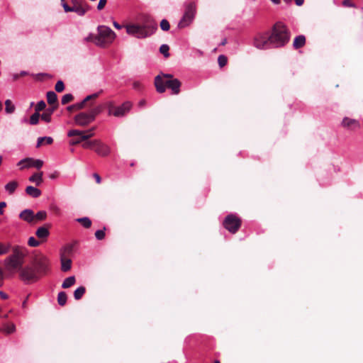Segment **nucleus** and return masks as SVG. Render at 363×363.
I'll return each mask as SVG.
<instances>
[{
	"mask_svg": "<svg viewBox=\"0 0 363 363\" xmlns=\"http://www.w3.org/2000/svg\"><path fill=\"white\" fill-rule=\"evenodd\" d=\"M273 48L284 46L290 39V31L281 22H277L272 27L269 33Z\"/></svg>",
	"mask_w": 363,
	"mask_h": 363,
	"instance_id": "nucleus-1",
	"label": "nucleus"
},
{
	"mask_svg": "<svg viewBox=\"0 0 363 363\" xmlns=\"http://www.w3.org/2000/svg\"><path fill=\"white\" fill-rule=\"evenodd\" d=\"M126 33L137 38H145L150 36L157 30V23L152 21L140 25L130 23L125 26Z\"/></svg>",
	"mask_w": 363,
	"mask_h": 363,
	"instance_id": "nucleus-2",
	"label": "nucleus"
},
{
	"mask_svg": "<svg viewBox=\"0 0 363 363\" xmlns=\"http://www.w3.org/2000/svg\"><path fill=\"white\" fill-rule=\"evenodd\" d=\"M182 83L177 79H173L171 74L157 75L155 78V86L159 93H164L166 87L172 91L173 94H179Z\"/></svg>",
	"mask_w": 363,
	"mask_h": 363,
	"instance_id": "nucleus-3",
	"label": "nucleus"
},
{
	"mask_svg": "<svg viewBox=\"0 0 363 363\" xmlns=\"http://www.w3.org/2000/svg\"><path fill=\"white\" fill-rule=\"evenodd\" d=\"M25 253L23 248L16 246L13 249V253L5 259L6 269L11 273L19 271L23 264Z\"/></svg>",
	"mask_w": 363,
	"mask_h": 363,
	"instance_id": "nucleus-4",
	"label": "nucleus"
},
{
	"mask_svg": "<svg viewBox=\"0 0 363 363\" xmlns=\"http://www.w3.org/2000/svg\"><path fill=\"white\" fill-rule=\"evenodd\" d=\"M97 38L96 45L105 48L113 43L116 38V33L106 26H99L97 28Z\"/></svg>",
	"mask_w": 363,
	"mask_h": 363,
	"instance_id": "nucleus-5",
	"label": "nucleus"
},
{
	"mask_svg": "<svg viewBox=\"0 0 363 363\" xmlns=\"http://www.w3.org/2000/svg\"><path fill=\"white\" fill-rule=\"evenodd\" d=\"M31 263L32 267L39 277L45 275L49 271V260L45 255L42 254L36 255L33 257Z\"/></svg>",
	"mask_w": 363,
	"mask_h": 363,
	"instance_id": "nucleus-6",
	"label": "nucleus"
},
{
	"mask_svg": "<svg viewBox=\"0 0 363 363\" xmlns=\"http://www.w3.org/2000/svg\"><path fill=\"white\" fill-rule=\"evenodd\" d=\"M253 45L259 50H268L272 48V42L269 33H259L253 39Z\"/></svg>",
	"mask_w": 363,
	"mask_h": 363,
	"instance_id": "nucleus-7",
	"label": "nucleus"
},
{
	"mask_svg": "<svg viewBox=\"0 0 363 363\" xmlns=\"http://www.w3.org/2000/svg\"><path fill=\"white\" fill-rule=\"evenodd\" d=\"M19 277L26 284L35 282L40 279L32 266L21 267L19 270Z\"/></svg>",
	"mask_w": 363,
	"mask_h": 363,
	"instance_id": "nucleus-8",
	"label": "nucleus"
},
{
	"mask_svg": "<svg viewBox=\"0 0 363 363\" xmlns=\"http://www.w3.org/2000/svg\"><path fill=\"white\" fill-rule=\"evenodd\" d=\"M241 220L233 214L228 215L223 220V227L231 233H235L241 226Z\"/></svg>",
	"mask_w": 363,
	"mask_h": 363,
	"instance_id": "nucleus-9",
	"label": "nucleus"
},
{
	"mask_svg": "<svg viewBox=\"0 0 363 363\" xmlns=\"http://www.w3.org/2000/svg\"><path fill=\"white\" fill-rule=\"evenodd\" d=\"M108 113L113 114L116 117H121L125 116L131 108L132 104L130 101L124 102L120 106H114L113 103L110 101L108 104Z\"/></svg>",
	"mask_w": 363,
	"mask_h": 363,
	"instance_id": "nucleus-10",
	"label": "nucleus"
},
{
	"mask_svg": "<svg viewBox=\"0 0 363 363\" xmlns=\"http://www.w3.org/2000/svg\"><path fill=\"white\" fill-rule=\"evenodd\" d=\"M71 12H75L83 16L90 9V6L85 0H72Z\"/></svg>",
	"mask_w": 363,
	"mask_h": 363,
	"instance_id": "nucleus-11",
	"label": "nucleus"
},
{
	"mask_svg": "<svg viewBox=\"0 0 363 363\" xmlns=\"http://www.w3.org/2000/svg\"><path fill=\"white\" fill-rule=\"evenodd\" d=\"M74 124L80 127H86L93 121V117L88 112H80L73 118Z\"/></svg>",
	"mask_w": 363,
	"mask_h": 363,
	"instance_id": "nucleus-12",
	"label": "nucleus"
},
{
	"mask_svg": "<svg viewBox=\"0 0 363 363\" xmlns=\"http://www.w3.org/2000/svg\"><path fill=\"white\" fill-rule=\"evenodd\" d=\"M341 126L347 130L356 131L360 128L361 125L359 121L357 119L344 117L341 122Z\"/></svg>",
	"mask_w": 363,
	"mask_h": 363,
	"instance_id": "nucleus-13",
	"label": "nucleus"
},
{
	"mask_svg": "<svg viewBox=\"0 0 363 363\" xmlns=\"http://www.w3.org/2000/svg\"><path fill=\"white\" fill-rule=\"evenodd\" d=\"M67 136L70 138H73L69 141V145H77L79 143H81L83 141H85V139H82L83 136V130H70L68 133Z\"/></svg>",
	"mask_w": 363,
	"mask_h": 363,
	"instance_id": "nucleus-14",
	"label": "nucleus"
},
{
	"mask_svg": "<svg viewBox=\"0 0 363 363\" xmlns=\"http://www.w3.org/2000/svg\"><path fill=\"white\" fill-rule=\"evenodd\" d=\"M94 150L98 155L101 157L108 156L111 152L110 147L99 140H96Z\"/></svg>",
	"mask_w": 363,
	"mask_h": 363,
	"instance_id": "nucleus-15",
	"label": "nucleus"
},
{
	"mask_svg": "<svg viewBox=\"0 0 363 363\" xmlns=\"http://www.w3.org/2000/svg\"><path fill=\"white\" fill-rule=\"evenodd\" d=\"M101 92H102V90H101L100 91H99L97 93H94L93 94L89 95V96H86L82 101L74 104L75 111H79V110L84 108L86 106V104L89 101L96 99L99 96V95Z\"/></svg>",
	"mask_w": 363,
	"mask_h": 363,
	"instance_id": "nucleus-16",
	"label": "nucleus"
},
{
	"mask_svg": "<svg viewBox=\"0 0 363 363\" xmlns=\"http://www.w3.org/2000/svg\"><path fill=\"white\" fill-rule=\"evenodd\" d=\"M24 164L23 167H35L40 169L43 165V161L40 160H34L33 158H26L19 162L18 165Z\"/></svg>",
	"mask_w": 363,
	"mask_h": 363,
	"instance_id": "nucleus-17",
	"label": "nucleus"
},
{
	"mask_svg": "<svg viewBox=\"0 0 363 363\" xmlns=\"http://www.w3.org/2000/svg\"><path fill=\"white\" fill-rule=\"evenodd\" d=\"M50 225L46 224L38 228L35 232L36 236L42 240H46L50 235L49 228Z\"/></svg>",
	"mask_w": 363,
	"mask_h": 363,
	"instance_id": "nucleus-18",
	"label": "nucleus"
},
{
	"mask_svg": "<svg viewBox=\"0 0 363 363\" xmlns=\"http://www.w3.org/2000/svg\"><path fill=\"white\" fill-rule=\"evenodd\" d=\"M196 13V4L194 2L186 3L185 5V9H184V14L194 19Z\"/></svg>",
	"mask_w": 363,
	"mask_h": 363,
	"instance_id": "nucleus-19",
	"label": "nucleus"
},
{
	"mask_svg": "<svg viewBox=\"0 0 363 363\" xmlns=\"http://www.w3.org/2000/svg\"><path fill=\"white\" fill-rule=\"evenodd\" d=\"M19 217L21 219L33 224L34 222V212L30 209H26L21 212Z\"/></svg>",
	"mask_w": 363,
	"mask_h": 363,
	"instance_id": "nucleus-20",
	"label": "nucleus"
},
{
	"mask_svg": "<svg viewBox=\"0 0 363 363\" xmlns=\"http://www.w3.org/2000/svg\"><path fill=\"white\" fill-rule=\"evenodd\" d=\"M57 108V106H53L47 108L45 111L41 115L42 120L46 123H50L51 121V116Z\"/></svg>",
	"mask_w": 363,
	"mask_h": 363,
	"instance_id": "nucleus-21",
	"label": "nucleus"
},
{
	"mask_svg": "<svg viewBox=\"0 0 363 363\" xmlns=\"http://www.w3.org/2000/svg\"><path fill=\"white\" fill-rule=\"evenodd\" d=\"M306 44V37L303 35H300L295 38L293 47L294 49L297 50L303 48Z\"/></svg>",
	"mask_w": 363,
	"mask_h": 363,
	"instance_id": "nucleus-22",
	"label": "nucleus"
},
{
	"mask_svg": "<svg viewBox=\"0 0 363 363\" xmlns=\"http://www.w3.org/2000/svg\"><path fill=\"white\" fill-rule=\"evenodd\" d=\"M61 269L63 272H67L71 269L72 260L69 258L65 257L64 255L60 256Z\"/></svg>",
	"mask_w": 363,
	"mask_h": 363,
	"instance_id": "nucleus-23",
	"label": "nucleus"
},
{
	"mask_svg": "<svg viewBox=\"0 0 363 363\" xmlns=\"http://www.w3.org/2000/svg\"><path fill=\"white\" fill-rule=\"evenodd\" d=\"M47 101L52 106H57L58 108L57 96L54 91H50L47 93Z\"/></svg>",
	"mask_w": 363,
	"mask_h": 363,
	"instance_id": "nucleus-24",
	"label": "nucleus"
},
{
	"mask_svg": "<svg viewBox=\"0 0 363 363\" xmlns=\"http://www.w3.org/2000/svg\"><path fill=\"white\" fill-rule=\"evenodd\" d=\"M193 20L194 18L184 14L177 26L179 29H183L189 26L192 23Z\"/></svg>",
	"mask_w": 363,
	"mask_h": 363,
	"instance_id": "nucleus-25",
	"label": "nucleus"
},
{
	"mask_svg": "<svg viewBox=\"0 0 363 363\" xmlns=\"http://www.w3.org/2000/svg\"><path fill=\"white\" fill-rule=\"evenodd\" d=\"M28 195L33 198H38L41 195V191L34 186H28L26 189Z\"/></svg>",
	"mask_w": 363,
	"mask_h": 363,
	"instance_id": "nucleus-26",
	"label": "nucleus"
},
{
	"mask_svg": "<svg viewBox=\"0 0 363 363\" xmlns=\"http://www.w3.org/2000/svg\"><path fill=\"white\" fill-rule=\"evenodd\" d=\"M43 172L35 173L29 178V181L35 182L37 186H40L43 182Z\"/></svg>",
	"mask_w": 363,
	"mask_h": 363,
	"instance_id": "nucleus-27",
	"label": "nucleus"
},
{
	"mask_svg": "<svg viewBox=\"0 0 363 363\" xmlns=\"http://www.w3.org/2000/svg\"><path fill=\"white\" fill-rule=\"evenodd\" d=\"M53 143V139L51 137H40L38 138L36 147L39 148L43 145H51Z\"/></svg>",
	"mask_w": 363,
	"mask_h": 363,
	"instance_id": "nucleus-28",
	"label": "nucleus"
},
{
	"mask_svg": "<svg viewBox=\"0 0 363 363\" xmlns=\"http://www.w3.org/2000/svg\"><path fill=\"white\" fill-rule=\"evenodd\" d=\"M16 326L13 323H6L1 328V331L7 335L14 333Z\"/></svg>",
	"mask_w": 363,
	"mask_h": 363,
	"instance_id": "nucleus-29",
	"label": "nucleus"
},
{
	"mask_svg": "<svg viewBox=\"0 0 363 363\" xmlns=\"http://www.w3.org/2000/svg\"><path fill=\"white\" fill-rule=\"evenodd\" d=\"M75 281H76V279H75L74 276L69 277L64 280V281L62 284V287L63 289H68V288L71 287L72 286H73L75 284Z\"/></svg>",
	"mask_w": 363,
	"mask_h": 363,
	"instance_id": "nucleus-30",
	"label": "nucleus"
},
{
	"mask_svg": "<svg viewBox=\"0 0 363 363\" xmlns=\"http://www.w3.org/2000/svg\"><path fill=\"white\" fill-rule=\"evenodd\" d=\"M47 218V213L45 211H38L36 214H34V222L33 224L45 220Z\"/></svg>",
	"mask_w": 363,
	"mask_h": 363,
	"instance_id": "nucleus-31",
	"label": "nucleus"
},
{
	"mask_svg": "<svg viewBox=\"0 0 363 363\" xmlns=\"http://www.w3.org/2000/svg\"><path fill=\"white\" fill-rule=\"evenodd\" d=\"M67 299V294L65 291H60L57 295V303L60 306H63L66 304Z\"/></svg>",
	"mask_w": 363,
	"mask_h": 363,
	"instance_id": "nucleus-32",
	"label": "nucleus"
},
{
	"mask_svg": "<svg viewBox=\"0 0 363 363\" xmlns=\"http://www.w3.org/2000/svg\"><path fill=\"white\" fill-rule=\"evenodd\" d=\"M86 292V288L84 286H79L74 291V297L76 300H79L84 296Z\"/></svg>",
	"mask_w": 363,
	"mask_h": 363,
	"instance_id": "nucleus-33",
	"label": "nucleus"
},
{
	"mask_svg": "<svg viewBox=\"0 0 363 363\" xmlns=\"http://www.w3.org/2000/svg\"><path fill=\"white\" fill-rule=\"evenodd\" d=\"M96 127L94 126L87 130L83 131V136L82 139H85V140H88L89 138L94 135V131L96 130Z\"/></svg>",
	"mask_w": 363,
	"mask_h": 363,
	"instance_id": "nucleus-34",
	"label": "nucleus"
},
{
	"mask_svg": "<svg viewBox=\"0 0 363 363\" xmlns=\"http://www.w3.org/2000/svg\"><path fill=\"white\" fill-rule=\"evenodd\" d=\"M17 186L18 183L15 181H12L5 186V189L9 193V194H12L16 191Z\"/></svg>",
	"mask_w": 363,
	"mask_h": 363,
	"instance_id": "nucleus-35",
	"label": "nucleus"
},
{
	"mask_svg": "<svg viewBox=\"0 0 363 363\" xmlns=\"http://www.w3.org/2000/svg\"><path fill=\"white\" fill-rule=\"evenodd\" d=\"M5 106L6 113L11 114L15 111L16 107L10 99L5 101Z\"/></svg>",
	"mask_w": 363,
	"mask_h": 363,
	"instance_id": "nucleus-36",
	"label": "nucleus"
},
{
	"mask_svg": "<svg viewBox=\"0 0 363 363\" xmlns=\"http://www.w3.org/2000/svg\"><path fill=\"white\" fill-rule=\"evenodd\" d=\"M102 106H97L91 108L88 113L93 117V120L95 121L96 117L102 111Z\"/></svg>",
	"mask_w": 363,
	"mask_h": 363,
	"instance_id": "nucleus-37",
	"label": "nucleus"
},
{
	"mask_svg": "<svg viewBox=\"0 0 363 363\" xmlns=\"http://www.w3.org/2000/svg\"><path fill=\"white\" fill-rule=\"evenodd\" d=\"M73 251V245H67L61 251L60 256L64 255L65 257H67L71 255Z\"/></svg>",
	"mask_w": 363,
	"mask_h": 363,
	"instance_id": "nucleus-38",
	"label": "nucleus"
},
{
	"mask_svg": "<svg viewBox=\"0 0 363 363\" xmlns=\"http://www.w3.org/2000/svg\"><path fill=\"white\" fill-rule=\"evenodd\" d=\"M76 220L82 224L85 228H89L91 225V220L87 217L77 218Z\"/></svg>",
	"mask_w": 363,
	"mask_h": 363,
	"instance_id": "nucleus-39",
	"label": "nucleus"
},
{
	"mask_svg": "<svg viewBox=\"0 0 363 363\" xmlns=\"http://www.w3.org/2000/svg\"><path fill=\"white\" fill-rule=\"evenodd\" d=\"M84 143H82V146L84 149H94L95 143H96V140H85Z\"/></svg>",
	"mask_w": 363,
	"mask_h": 363,
	"instance_id": "nucleus-40",
	"label": "nucleus"
},
{
	"mask_svg": "<svg viewBox=\"0 0 363 363\" xmlns=\"http://www.w3.org/2000/svg\"><path fill=\"white\" fill-rule=\"evenodd\" d=\"M74 100V96L71 94H65L61 100V103L62 105H65Z\"/></svg>",
	"mask_w": 363,
	"mask_h": 363,
	"instance_id": "nucleus-41",
	"label": "nucleus"
},
{
	"mask_svg": "<svg viewBox=\"0 0 363 363\" xmlns=\"http://www.w3.org/2000/svg\"><path fill=\"white\" fill-rule=\"evenodd\" d=\"M41 117V115L39 113H34L30 118L29 123L30 125H36L39 121V118Z\"/></svg>",
	"mask_w": 363,
	"mask_h": 363,
	"instance_id": "nucleus-42",
	"label": "nucleus"
},
{
	"mask_svg": "<svg viewBox=\"0 0 363 363\" xmlns=\"http://www.w3.org/2000/svg\"><path fill=\"white\" fill-rule=\"evenodd\" d=\"M105 230L106 228L104 227L103 230H99L96 231L95 237L98 240H102L104 239L106 236Z\"/></svg>",
	"mask_w": 363,
	"mask_h": 363,
	"instance_id": "nucleus-43",
	"label": "nucleus"
},
{
	"mask_svg": "<svg viewBox=\"0 0 363 363\" xmlns=\"http://www.w3.org/2000/svg\"><path fill=\"white\" fill-rule=\"evenodd\" d=\"M169 47L167 45H162L160 48V52L165 57H168L169 56Z\"/></svg>",
	"mask_w": 363,
	"mask_h": 363,
	"instance_id": "nucleus-44",
	"label": "nucleus"
},
{
	"mask_svg": "<svg viewBox=\"0 0 363 363\" xmlns=\"http://www.w3.org/2000/svg\"><path fill=\"white\" fill-rule=\"evenodd\" d=\"M218 62L220 67H223L224 66L226 65V64L228 62L227 57H225V55H219L218 58Z\"/></svg>",
	"mask_w": 363,
	"mask_h": 363,
	"instance_id": "nucleus-45",
	"label": "nucleus"
},
{
	"mask_svg": "<svg viewBox=\"0 0 363 363\" xmlns=\"http://www.w3.org/2000/svg\"><path fill=\"white\" fill-rule=\"evenodd\" d=\"M160 28L164 31H167L170 28L169 23L166 19H162L160 22Z\"/></svg>",
	"mask_w": 363,
	"mask_h": 363,
	"instance_id": "nucleus-46",
	"label": "nucleus"
},
{
	"mask_svg": "<svg viewBox=\"0 0 363 363\" xmlns=\"http://www.w3.org/2000/svg\"><path fill=\"white\" fill-rule=\"evenodd\" d=\"M9 250V245L0 242V255L7 254Z\"/></svg>",
	"mask_w": 363,
	"mask_h": 363,
	"instance_id": "nucleus-47",
	"label": "nucleus"
},
{
	"mask_svg": "<svg viewBox=\"0 0 363 363\" xmlns=\"http://www.w3.org/2000/svg\"><path fill=\"white\" fill-rule=\"evenodd\" d=\"M46 107V104L44 101H39L35 106V112L39 113L44 110Z\"/></svg>",
	"mask_w": 363,
	"mask_h": 363,
	"instance_id": "nucleus-48",
	"label": "nucleus"
},
{
	"mask_svg": "<svg viewBox=\"0 0 363 363\" xmlns=\"http://www.w3.org/2000/svg\"><path fill=\"white\" fill-rule=\"evenodd\" d=\"M55 91L57 92H62L65 89V84L62 81H58L55 86Z\"/></svg>",
	"mask_w": 363,
	"mask_h": 363,
	"instance_id": "nucleus-49",
	"label": "nucleus"
},
{
	"mask_svg": "<svg viewBox=\"0 0 363 363\" xmlns=\"http://www.w3.org/2000/svg\"><path fill=\"white\" fill-rule=\"evenodd\" d=\"M28 244L30 247H38L40 245V242L37 240L34 237H30L28 239Z\"/></svg>",
	"mask_w": 363,
	"mask_h": 363,
	"instance_id": "nucleus-50",
	"label": "nucleus"
},
{
	"mask_svg": "<svg viewBox=\"0 0 363 363\" xmlns=\"http://www.w3.org/2000/svg\"><path fill=\"white\" fill-rule=\"evenodd\" d=\"M97 35L89 34L86 38H84L86 42H93L96 45V40Z\"/></svg>",
	"mask_w": 363,
	"mask_h": 363,
	"instance_id": "nucleus-51",
	"label": "nucleus"
},
{
	"mask_svg": "<svg viewBox=\"0 0 363 363\" xmlns=\"http://www.w3.org/2000/svg\"><path fill=\"white\" fill-rule=\"evenodd\" d=\"M342 5L345 7H356L355 4L352 1V0H344L342 1Z\"/></svg>",
	"mask_w": 363,
	"mask_h": 363,
	"instance_id": "nucleus-52",
	"label": "nucleus"
},
{
	"mask_svg": "<svg viewBox=\"0 0 363 363\" xmlns=\"http://www.w3.org/2000/svg\"><path fill=\"white\" fill-rule=\"evenodd\" d=\"M61 4L65 12H71V6H69L66 2L65 0H60Z\"/></svg>",
	"mask_w": 363,
	"mask_h": 363,
	"instance_id": "nucleus-53",
	"label": "nucleus"
},
{
	"mask_svg": "<svg viewBox=\"0 0 363 363\" xmlns=\"http://www.w3.org/2000/svg\"><path fill=\"white\" fill-rule=\"evenodd\" d=\"M106 3L107 0H99V2L97 6L98 10H102L105 7Z\"/></svg>",
	"mask_w": 363,
	"mask_h": 363,
	"instance_id": "nucleus-54",
	"label": "nucleus"
},
{
	"mask_svg": "<svg viewBox=\"0 0 363 363\" xmlns=\"http://www.w3.org/2000/svg\"><path fill=\"white\" fill-rule=\"evenodd\" d=\"M93 176L95 178L96 183L100 184L101 182V177L99 176V174H98L97 173H94L93 174Z\"/></svg>",
	"mask_w": 363,
	"mask_h": 363,
	"instance_id": "nucleus-55",
	"label": "nucleus"
},
{
	"mask_svg": "<svg viewBox=\"0 0 363 363\" xmlns=\"http://www.w3.org/2000/svg\"><path fill=\"white\" fill-rule=\"evenodd\" d=\"M6 206V203L4 201L0 202V215L3 214V208Z\"/></svg>",
	"mask_w": 363,
	"mask_h": 363,
	"instance_id": "nucleus-56",
	"label": "nucleus"
},
{
	"mask_svg": "<svg viewBox=\"0 0 363 363\" xmlns=\"http://www.w3.org/2000/svg\"><path fill=\"white\" fill-rule=\"evenodd\" d=\"M142 86V84L139 82H135L133 83V88L135 89H140Z\"/></svg>",
	"mask_w": 363,
	"mask_h": 363,
	"instance_id": "nucleus-57",
	"label": "nucleus"
},
{
	"mask_svg": "<svg viewBox=\"0 0 363 363\" xmlns=\"http://www.w3.org/2000/svg\"><path fill=\"white\" fill-rule=\"evenodd\" d=\"M4 278V272L2 269L0 268V286L3 284V280Z\"/></svg>",
	"mask_w": 363,
	"mask_h": 363,
	"instance_id": "nucleus-58",
	"label": "nucleus"
},
{
	"mask_svg": "<svg viewBox=\"0 0 363 363\" xmlns=\"http://www.w3.org/2000/svg\"><path fill=\"white\" fill-rule=\"evenodd\" d=\"M147 102L145 99H142L141 101H140V102L138 103V106L140 107V108H143L144 107L145 105H146Z\"/></svg>",
	"mask_w": 363,
	"mask_h": 363,
	"instance_id": "nucleus-59",
	"label": "nucleus"
},
{
	"mask_svg": "<svg viewBox=\"0 0 363 363\" xmlns=\"http://www.w3.org/2000/svg\"><path fill=\"white\" fill-rule=\"evenodd\" d=\"M58 175H59V173H58V172H54L53 174H51L50 175V178L51 179H56V178L58 177Z\"/></svg>",
	"mask_w": 363,
	"mask_h": 363,
	"instance_id": "nucleus-60",
	"label": "nucleus"
},
{
	"mask_svg": "<svg viewBox=\"0 0 363 363\" xmlns=\"http://www.w3.org/2000/svg\"><path fill=\"white\" fill-rule=\"evenodd\" d=\"M0 297L2 299H7L8 298V295L6 294H5L4 292L0 291Z\"/></svg>",
	"mask_w": 363,
	"mask_h": 363,
	"instance_id": "nucleus-61",
	"label": "nucleus"
},
{
	"mask_svg": "<svg viewBox=\"0 0 363 363\" xmlns=\"http://www.w3.org/2000/svg\"><path fill=\"white\" fill-rule=\"evenodd\" d=\"M113 25L116 29H121L122 28V26L116 21L113 22Z\"/></svg>",
	"mask_w": 363,
	"mask_h": 363,
	"instance_id": "nucleus-62",
	"label": "nucleus"
},
{
	"mask_svg": "<svg viewBox=\"0 0 363 363\" xmlns=\"http://www.w3.org/2000/svg\"><path fill=\"white\" fill-rule=\"evenodd\" d=\"M295 2L297 6H300L303 5L304 0H295Z\"/></svg>",
	"mask_w": 363,
	"mask_h": 363,
	"instance_id": "nucleus-63",
	"label": "nucleus"
},
{
	"mask_svg": "<svg viewBox=\"0 0 363 363\" xmlns=\"http://www.w3.org/2000/svg\"><path fill=\"white\" fill-rule=\"evenodd\" d=\"M68 111H76L74 104L67 107Z\"/></svg>",
	"mask_w": 363,
	"mask_h": 363,
	"instance_id": "nucleus-64",
	"label": "nucleus"
}]
</instances>
